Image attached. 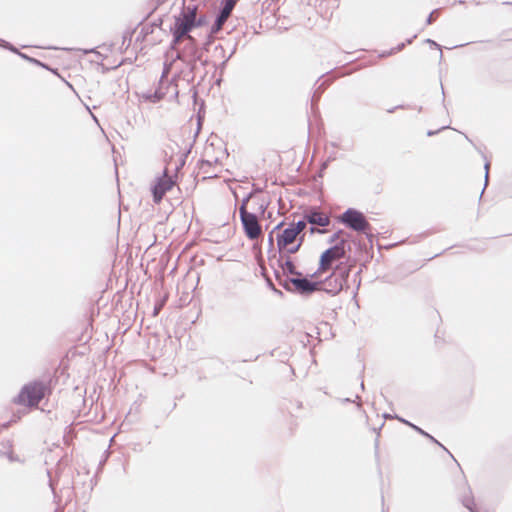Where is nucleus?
<instances>
[{"instance_id":"obj_1","label":"nucleus","mask_w":512,"mask_h":512,"mask_svg":"<svg viewBox=\"0 0 512 512\" xmlns=\"http://www.w3.org/2000/svg\"><path fill=\"white\" fill-rule=\"evenodd\" d=\"M305 228L306 223L304 221H298L283 229L277 235V248L279 252L287 254L298 252L304 239L302 232Z\"/></svg>"},{"instance_id":"obj_2","label":"nucleus","mask_w":512,"mask_h":512,"mask_svg":"<svg viewBox=\"0 0 512 512\" xmlns=\"http://www.w3.org/2000/svg\"><path fill=\"white\" fill-rule=\"evenodd\" d=\"M48 393H50V390L46 384L38 381L30 382L21 389L14 399V403L30 409L37 408L40 401Z\"/></svg>"},{"instance_id":"obj_3","label":"nucleus","mask_w":512,"mask_h":512,"mask_svg":"<svg viewBox=\"0 0 512 512\" xmlns=\"http://www.w3.org/2000/svg\"><path fill=\"white\" fill-rule=\"evenodd\" d=\"M241 223L246 237L250 240H257L262 236V228L257 216L247 211L243 204L239 208Z\"/></svg>"},{"instance_id":"obj_4","label":"nucleus","mask_w":512,"mask_h":512,"mask_svg":"<svg viewBox=\"0 0 512 512\" xmlns=\"http://www.w3.org/2000/svg\"><path fill=\"white\" fill-rule=\"evenodd\" d=\"M345 256V249L343 244L335 245L325 250L319 260V267L314 273V277H319L332 269L333 264Z\"/></svg>"},{"instance_id":"obj_5","label":"nucleus","mask_w":512,"mask_h":512,"mask_svg":"<svg viewBox=\"0 0 512 512\" xmlns=\"http://www.w3.org/2000/svg\"><path fill=\"white\" fill-rule=\"evenodd\" d=\"M348 272H339L334 270L323 282L320 283V290H324L332 295L339 293L346 283Z\"/></svg>"},{"instance_id":"obj_6","label":"nucleus","mask_w":512,"mask_h":512,"mask_svg":"<svg viewBox=\"0 0 512 512\" xmlns=\"http://www.w3.org/2000/svg\"><path fill=\"white\" fill-rule=\"evenodd\" d=\"M340 221L358 232H365L370 227L364 215L353 209H348L344 212L340 217Z\"/></svg>"},{"instance_id":"obj_7","label":"nucleus","mask_w":512,"mask_h":512,"mask_svg":"<svg viewBox=\"0 0 512 512\" xmlns=\"http://www.w3.org/2000/svg\"><path fill=\"white\" fill-rule=\"evenodd\" d=\"M175 185L172 177L167 175L165 171L163 176L160 177L152 188L153 200L155 203H160L164 195L170 191Z\"/></svg>"},{"instance_id":"obj_8","label":"nucleus","mask_w":512,"mask_h":512,"mask_svg":"<svg viewBox=\"0 0 512 512\" xmlns=\"http://www.w3.org/2000/svg\"><path fill=\"white\" fill-rule=\"evenodd\" d=\"M196 16H197V8L196 7H187L182 15L175 20V25H177L182 30L189 33L196 24Z\"/></svg>"},{"instance_id":"obj_9","label":"nucleus","mask_w":512,"mask_h":512,"mask_svg":"<svg viewBox=\"0 0 512 512\" xmlns=\"http://www.w3.org/2000/svg\"><path fill=\"white\" fill-rule=\"evenodd\" d=\"M237 0H226L223 9L221 10L220 15L218 16L215 25L213 27L214 32H218L222 29L224 23L230 17L231 12L233 11Z\"/></svg>"},{"instance_id":"obj_10","label":"nucleus","mask_w":512,"mask_h":512,"mask_svg":"<svg viewBox=\"0 0 512 512\" xmlns=\"http://www.w3.org/2000/svg\"><path fill=\"white\" fill-rule=\"evenodd\" d=\"M293 284L296 288L302 292H313L316 290H320L319 282H312L306 278L303 279H295L293 280Z\"/></svg>"},{"instance_id":"obj_11","label":"nucleus","mask_w":512,"mask_h":512,"mask_svg":"<svg viewBox=\"0 0 512 512\" xmlns=\"http://www.w3.org/2000/svg\"><path fill=\"white\" fill-rule=\"evenodd\" d=\"M308 221L311 224L319 225V226H323V227L329 225V223H330L329 217L326 214L321 213V212L311 213L308 216Z\"/></svg>"},{"instance_id":"obj_12","label":"nucleus","mask_w":512,"mask_h":512,"mask_svg":"<svg viewBox=\"0 0 512 512\" xmlns=\"http://www.w3.org/2000/svg\"><path fill=\"white\" fill-rule=\"evenodd\" d=\"M172 34L174 37L173 43L175 45L181 43V41L183 40L184 37H187L188 39H192V37L190 35H188V33L186 31L182 30L175 24H174V27L172 28Z\"/></svg>"},{"instance_id":"obj_13","label":"nucleus","mask_w":512,"mask_h":512,"mask_svg":"<svg viewBox=\"0 0 512 512\" xmlns=\"http://www.w3.org/2000/svg\"><path fill=\"white\" fill-rule=\"evenodd\" d=\"M281 225L282 224L277 225L275 229H280Z\"/></svg>"}]
</instances>
